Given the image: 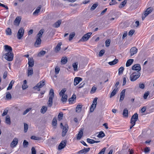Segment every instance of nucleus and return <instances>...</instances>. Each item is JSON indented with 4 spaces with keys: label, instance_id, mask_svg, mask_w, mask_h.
<instances>
[{
    "label": "nucleus",
    "instance_id": "obj_1",
    "mask_svg": "<svg viewBox=\"0 0 154 154\" xmlns=\"http://www.w3.org/2000/svg\"><path fill=\"white\" fill-rule=\"evenodd\" d=\"M44 32V29H41L37 34L36 36V40L34 43V46L38 47L40 46L41 43V38L42 37V35Z\"/></svg>",
    "mask_w": 154,
    "mask_h": 154
},
{
    "label": "nucleus",
    "instance_id": "obj_2",
    "mask_svg": "<svg viewBox=\"0 0 154 154\" xmlns=\"http://www.w3.org/2000/svg\"><path fill=\"white\" fill-rule=\"evenodd\" d=\"M138 119V115L137 113H134L131 117L130 120V123L131 125L130 126L131 129L136 124V122Z\"/></svg>",
    "mask_w": 154,
    "mask_h": 154
},
{
    "label": "nucleus",
    "instance_id": "obj_3",
    "mask_svg": "<svg viewBox=\"0 0 154 154\" xmlns=\"http://www.w3.org/2000/svg\"><path fill=\"white\" fill-rule=\"evenodd\" d=\"M49 97L48 102V106L50 107L52 106L53 104V100L54 97V90L51 89L49 92Z\"/></svg>",
    "mask_w": 154,
    "mask_h": 154
},
{
    "label": "nucleus",
    "instance_id": "obj_4",
    "mask_svg": "<svg viewBox=\"0 0 154 154\" xmlns=\"http://www.w3.org/2000/svg\"><path fill=\"white\" fill-rule=\"evenodd\" d=\"M140 73L138 71L133 72L130 75V80L134 82L138 79L140 76Z\"/></svg>",
    "mask_w": 154,
    "mask_h": 154
},
{
    "label": "nucleus",
    "instance_id": "obj_5",
    "mask_svg": "<svg viewBox=\"0 0 154 154\" xmlns=\"http://www.w3.org/2000/svg\"><path fill=\"white\" fill-rule=\"evenodd\" d=\"M92 33L88 32L84 35L82 38L79 40V42H84L87 41L91 37Z\"/></svg>",
    "mask_w": 154,
    "mask_h": 154
},
{
    "label": "nucleus",
    "instance_id": "obj_6",
    "mask_svg": "<svg viewBox=\"0 0 154 154\" xmlns=\"http://www.w3.org/2000/svg\"><path fill=\"white\" fill-rule=\"evenodd\" d=\"M5 58L8 61H12L13 59V54L12 52H8L4 55Z\"/></svg>",
    "mask_w": 154,
    "mask_h": 154
},
{
    "label": "nucleus",
    "instance_id": "obj_7",
    "mask_svg": "<svg viewBox=\"0 0 154 154\" xmlns=\"http://www.w3.org/2000/svg\"><path fill=\"white\" fill-rule=\"evenodd\" d=\"M45 81L43 80L38 82L35 86L33 87L35 90H37L38 91L40 90V88H42L45 85Z\"/></svg>",
    "mask_w": 154,
    "mask_h": 154
},
{
    "label": "nucleus",
    "instance_id": "obj_8",
    "mask_svg": "<svg viewBox=\"0 0 154 154\" xmlns=\"http://www.w3.org/2000/svg\"><path fill=\"white\" fill-rule=\"evenodd\" d=\"M60 126L63 127L62 129V136L63 137L65 136L67 131L68 129V126L66 124L64 126H63L62 123H60Z\"/></svg>",
    "mask_w": 154,
    "mask_h": 154
},
{
    "label": "nucleus",
    "instance_id": "obj_9",
    "mask_svg": "<svg viewBox=\"0 0 154 154\" xmlns=\"http://www.w3.org/2000/svg\"><path fill=\"white\" fill-rule=\"evenodd\" d=\"M97 97H95L94 99L92 104L90 108L91 112H92L94 111V109L96 108L97 105Z\"/></svg>",
    "mask_w": 154,
    "mask_h": 154
},
{
    "label": "nucleus",
    "instance_id": "obj_10",
    "mask_svg": "<svg viewBox=\"0 0 154 154\" xmlns=\"http://www.w3.org/2000/svg\"><path fill=\"white\" fill-rule=\"evenodd\" d=\"M66 140H62L58 146V149L60 150L64 148L66 146Z\"/></svg>",
    "mask_w": 154,
    "mask_h": 154
},
{
    "label": "nucleus",
    "instance_id": "obj_11",
    "mask_svg": "<svg viewBox=\"0 0 154 154\" xmlns=\"http://www.w3.org/2000/svg\"><path fill=\"white\" fill-rule=\"evenodd\" d=\"M24 32V29H19L17 34V38L18 39H20L22 38Z\"/></svg>",
    "mask_w": 154,
    "mask_h": 154
},
{
    "label": "nucleus",
    "instance_id": "obj_12",
    "mask_svg": "<svg viewBox=\"0 0 154 154\" xmlns=\"http://www.w3.org/2000/svg\"><path fill=\"white\" fill-rule=\"evenodd\" d=\"M76 95L73 94L72 97L69 99V102L70 104H73L75 102L76 100Z\"/></svg>",
    "mask_w": 154,
    "mask_h": 154
},
{
    "label": "nucleus",
    "instance_id": "obj_13",
    "mask_svg": "<svg viewBox=\"0 0 154 154\" xmlns=\"http://www.w3.org/2000/svg\"><path fill=\"white\" fill-rule=\"evenodd\" d=\"M132 69L137 71L139 72L141 70L140 65L139 64H135L132 66Z\"/></svg>",
    "mask_w": 154,
    "mask_h": 154
},
{
    "label": "nucleus",
    "instance_id": "obj_14",
    "mask_svg": "<svg viewBox=\"0 0 154 154\" xmlns=\"http://www.w3.org/2000/svg\"><path fill=\"white\" fill-rule=\"evenodd\" d=\"M137 52V49L136 47H133L131 48L130 50L131 56H132L136 54Z\"/></svg>",
    "mask_w": 154,
    "mask_h": 154
},
{
    "label": "nucleus",
    "instance_id": "obj_15",
    "mask_svg": "<svg viewBox=\"0 0 154 154\" xmlns=\"http://www.w3.org/2000/svg\"><path fill=\"white\" fill-rule=\"evenodd\" d=\"M82 80V79L79 77H76L75 78L74 81V85L75 86L77 85Z\"/></svg>",
    "mask_w": 154,
    "mask_h": 154
},
{
    "label": "nucleus",
    "instance_id": "obj_16",
    "mask_svg": "<svg viewBox=\"0 0 154 154\" xmlns=\"http://www.w3.org/2000/svg\"><path fill=\"white\" fill-rule=\"evenodd\" d=\"M18 142V139L16 138H14L11 143V146L12 147H15L17 144Z\"/></svg>",
    "mask_w": 154,
    "mask_h": 154
},
{
    "label": "nucleus",
    "instance_id": "obj_17",
    "mask_svg": "<svg viewBox=\"0 0 154 154\" xmlns=\"http://www.w3.org/2000/svg\"><path fill=\"white\" fill-rule=\"evenodd\" d=\"M125 89L121 91L120 93V96L119 99L120 101H122L124 100L125 96Z\"/></svg>",
    "mask_w": 154,
    "mask_h": 154
},
{
    "label": "nucleus",
    "instance_id": "obj_18",
    "mask_svg": "<svg viewBox=\"0 0 154 154\" xmlns=\"http://www.w3.org/2000/svg\"><path fill=\"white\" fill-rule=\"evenodd\" d=\"M152 11V8L150 7L148 8L144 12V15L145 16V17H146Z\"/></svg>",
    "mask_w": 154,
    "mask_h": 154
},
{
    "label": "nucleus",
    "instance_id": "obj_19",
    "mask_svg": "<svg viewBox=\"0 0 154 154\" xmlns=\"http://www.w3.org/2000/svg\"><path fill=\"white\" fill-rule=\"evenodd\" d=\"M28 64L29 67H32L34 65V61L32 58L29 59Z\"/></svg>",
    "mask_w": 154,
    "mask_h": 154
},
{
    "label": "nucleus",
    "instance_id": "obj_20",
    "mask_svg": "<svg viewBox=\"0 0 154 154\" xmlns=\"http://www.w3.org/2000/svg\"><path fill=\"white\" fill-rule=\"evenodd\" d=\"M61 23V20H58L53 25V26L55 28H58L60 26Z\"/></svg>",
    "mask_w": 154,
    "mask_h": 154
},
{
    "label": "nucleus",
    "instance_id": "obj_21",
    "mask_svg": "<svg viewBox=\"0 0 154 154\" xmlns=\"http://www.w3.org/2000/svg\"><path fill=\"white\" fill-rule=\"evenodd\" d=\"M21 18L19 17H16L14 21L15 25H18L19 24L21 20Z\"/></svg>",
    "mask_w": 154,
    "mask_h": 154
},
{
    "label": "nucleus",
    "instance_id": "obj_22",
    "mask_svg": "<svg viewBox=\"0 0 154 154\" xmlns=\"http://www.w3.org/2000/svg\"><path fill=\"white\" fill-rule=\"evenodd\" d=\"M123 115L124 117H128V110L127 109L125 108L124 109L123 113Z\"/></svg>",
    "mask_w": 154,
    "mask_h": 154
},
{
    "label": "nucleus",
    "instance_id": "obj_23",
    "mask_svg": "<svg viewBox=\"0 0 154 154\" xmlns=\"http://www.w3.org/2000/svg\"><path fill=\"white\" fill-rule=\"evenodd\" d=\"M134 61L133 59H129L128 60L126 63V67H128L131 66L133 63Z\"/></svg>",
    "mask_w": 154,
    "mask_h": 154
},
{
    "label": "nucleus",
    "instance_id": "obj_24",
    "mask_svg": "<svg viewBox=\"0 0 154 154\" xmlns=\"http://www.w3.org/2000/svg\"><path fill=\"white\" fill-rule=\"evenodd\" d=\"M118 91L119 89H117V88H115L111 93L110 97H112L113 96H114L116 94Z\"/></svg>",
    "mask_w": 154,
    "mask_h": 154
},
{
    "label": "nucleus",
    "instance_id": "obj_25",
    "mask_svg": "<svg viewBox=\"0 0 154 154\" xmlns=\"http://www.w3.org/2000/svg\"><path fill=\"white\" fill-rule=\"evenodd\" d=\"M5 123L9 125H10L11 124L10 118L9 115H7L6 116Z\"/></svg>",
    "mask_w": 154,
    "mask_h": 154
},
{
    "label": "nucleus",
    "instance_id": "obj_26",
    "mask_svg": "<svg viewBox=\"0 0 154 154\" xmlns=\"http://www.w3.org/2000/svg\"><path fill=\"white\" fill-rule=\"evenodd\" d=\"M5 50L8 52H12V48L8 45L5 46Z\"/></svg>",
    "mask_w": 154,
    "mask_h": 154
},
{
    "label": "nucleus",
    "instance_id": "obj_27",
    "mask_svg": "<svg viewBox=\"0 0 154 154\" xmlns=\"http://www.w3.org/2000/svg\"><path fill=\"white\" fill-rule=\"evenodd\" d=\"M61 45V43H58L55 48L54 51L57 53L59 51L60 49V46Z\"/></svg>",
    "mask_w": 154,
    "mask_h": 154
},
{
    "label": "nucleus",
    "instance_id": "obj_28",
    "mask_svg": "<svg viewBox=\"0 0 154 154\" xmlns=\"http://www.w3.org/2000/svg\"><path fill=\"white\" fill-rule=\"evenodd\" d=\"M33 74V70L32 68H29L27 71V75L29 76Z\"/></svg>",
    "mask_w": 154,
    "mask_h": 154
},
{
    "label": "nucleus",
    "instance_id": "obj_29",
    "mask_svg": "<svg viewBox=\"0 0 154 154\" xmlns=\"http://www.w3.org/2000/svg\"><path fill=\"white\" fill-rule=\"evenodd\" d=\"M82 105H77L75 111L76 112H81L82 110Z\"/></svg>",
    "mask_w": 154,
    "mask_h": 154
},
{
    "label": "nucleus",
    "instance_id": "obj_30",
    "mask_svg": "<svg viewBox=\"0 0 154 154\" xmlns=\"http://www.w3.org/2000/svg\"><path fill=\"white\" fill-rule=\"evenodd\" d=\"M41 8V6H39L38 7L35 11L33 13V15H37L38 13L40 12V9Z\"/></svg>",
    "mask_w": 154,
    "mask_h": 154
},
{
    "label": "nucleus",
    "instance_id": "obj_31",
    "mask_svg": "<svg viewBox=\"0 0 154 154\" xmlns=\"http://www.w3.org/2000/svg\"><path fill=\"white\" fill-rule=\"evenodd\" d=\"M14 81L13 80H12L10 82L9 85L7 88V90H8L11 89L12 87L13 84L14 83Z\"/></svg>",
    "mask_w": 154,
    "mask_h": 154
},
{
    "label": "nucleus",
    "instance_id": "obj_32",
    "mask_svg": "<svg viewBox=\"0 0 154 154\" xmlns=\"http://www.w3.org/2000/svg\"><path fill=\"white\" fill-rule=\"evenodd\" d=\"M68 61V59L66 57H62L61 60V63L63 64H66Z\"/></svg>",
    "mask_w": 154,
    "mask_h": 154
},
{
    "label": "nucleus",
    "instance_id": "obj_33",
    "mask_svg": "<svg viewBox=\"0 0 154 154\" xmlns=\"http://www.w3.org/2000/svg\"><path fill=\"white\" fill-rule=\"evenodd\" d=\"M6 99L8 100H10L12 98L11 94L9 92H7L6 93Z\"/></svg>",
    "mask_w": 154,
    "mask_h": 154
},
{
    "label": "nucleus",
    "instance_id": "obj_34",
    "mask_svg": "<svg viewBox=\"0 0 154 154\" xmlns=\"http://www.w3.org/2000/svg\"><path fill=\"white\" fill-rule=\"evenodd\" d=\"M105 136V134L103 131H101L100 132L99 134L97 135V137L99 138H103Z\"/></svg>",
    "mask_w": 154,
    "mask_h": 154
},
{
    "label": "nucleus",
    "instance_id": "obj_35",
    "mask_svg": "<svg viewBox=\"0 0 154 154\" xmlns=\"http://www.w3.org/2000/svg\"><path fill=\"white\" fill-rule=\"evenodd\" d=\"M61 100L63 102H66L67 100V96L66 94L62 95Z\"/></svg>",
    "mask_w": 154,
    "mask_h": 154
},
{
    "label": "nucleus",
    "instance_id": "obj_36",
    "mask_svg": "<svg viewBox=\"0 0 154 154\" xmlns=\"http://www.w3.org/2000/svg\"><path fill=\"white\" fill-rule=\"evenodd\" d=\"M118 62V60L117 59H114L113 61L110 62L109 63V64L110 65H113L117 63Z\"/></svg>",
    "mask_w": 154,
    "mask_h": 154
},
{
    "label": "nucleus",
    "instance_id": "obj_37",
    "mask_svg": "<svg viewBox=\"0 0 154 154\" xmlns=\"http://www.w3.org/2000/svg\"><path fill=\"white\" fill-rule=\"evenodd\" d=\"M127 3V0H124L123 2H122L120 5L119 6V8H121L124 7Z\"/></svg>",
    "mask_w": 154,
    "mask_h": 154
},
{
    "label": "nucleus",
    "instance_id": "obj_38",
    "mask_svg": "<svg viewBox=\"0 0 154 154\" xmlns=\"http://www.w3.org/2000/svg\"><path fill=\"white\" fill-rule=\"evenodd\" d=\"M78 63L77 62H75L72 64V66L75 71H76L77 70Z\"/></svg>",
    "mask_w": 154,
    "mask_h": 154
},
{
    "label": "nucleus",
    "instance_id": "obj_39",
    "mask_svg": "<svg viewBox=\"0 0 154 154\" xmlns=\"http://www.w3.org/2000/svg\"><path fill=\"white\" fill-rule=\"evenodd\" d=\"M47 108L45 106H43L41 109V111L42 113H44L47 111Z\"/></svg>",
    "mask_w": 154,
    "mask_h": 154
},
{
    "label": "nucleus",
    "instance_id": "obj_40",
    "mask_svg": "<svg viewBox=\"0 0 154 154\" xmlns=\"http://www.w3.org/2000/svg\"><path fill=\"white\" fill-rule=\"evenodd\" d=\"M24 132L25 133L27 132L28 128V125L26 123H24Z\"/></svg>",
    "mask_w": 154,
    "mask_h": 154
},
{
    "label": "nucleus",
    "instance_id": "obj_41",
    "mask_svg": "<svg viewBox=\"0 0 154 154\" xmlns=\"http://www.w3.org/2000/svg\"><path fill=\"white\" fill-rule=\"evenodd\" d=\"M66 90L65 88H64L62 89L59 93L60 96H61L62 95H65V94H64V93L66 92Z\"/></svg>",
    "mask_w": 154,
    "mask_h": 154
},
{
    "label": "nucleus",
    "instance_id": "obj_42",
    "mask_svg": "<svg viewBox=\"0 0 154 154\" xmlns=\"http://www.w3.org/2000/svg\"><path fill=\"white\" fill-rule=\"evenodd\" d=\"M8 111V108H5V110H4V111L3 113L2 114V116H4L5 115H6Z\"/></svg>",
    "mask_w": 154,
    "mask_h": 154
},
{
    "label": "nucleus",
    "instance_id": "obj_43",
    "mask_svg": "<svg viewBox=\"0 0 154 154\" xmlns=\"http://www.w3.org/2000/svg\"><path fill=\"white\" fill-rule=\"evenodd\" d=\"M97 89V88L96 87H95V86H93L91 90L90 93L92 94H94L95 92Z\"/></svg>",
    "mask_w": 154,
    "mask_h": 154
},
{
    "label": "nucleus",
    "instance_id": "obj_44",
    "mask_svg": "<svg viewBox=\"0 0 154 154\" xmlns=\"http://www.w3.org/2000/svg\"><path fill=\"white\" fill-rule=\"evenodd\" d=\"M63 114L62 112H60L58 115L57 118L58 120H61L63 118Z\"/></svg>",
    "mask_w": 154,
    "mask_h": 154
},
{
    "label": "nucleus",
    "instance_id": "obj_45",
    "mask_svg": "<svg viewBox=\"0 0 154 154\" xmlns=\"http://www.w3.org/2000/svg\"><path fill=\"white\" fill-rule=\"evenodd\" d=\"M57 122V119L56 118H54L53 119L52 122V125L54 126H56Z\"/></svg>",
    "mask_w": 154,
    "mask_h": 154
},
{
    "label": "nucleus",
    "instance_id": "obj_46",
    "mask_svg": "<svg viewBox=\"0 0 154 154\" xmlns=\"http://www.w3.org/2000/svg\"><path fill=\"white\" fill-rule=\"evenodd\" d=\"M98 4H97L95 3L93 5L92 7L90 8V10L91 11H93L94 10L96 7L97 6Z\"/></svg>",
    "mask_w": 154,
    "mask_h": 154
},
{
    "label": "nucleus",
    "instance_id": "obj_47",
    "mask_svg": "<svg viewBox=\"0 0 154 154\" xmlns=\"http://www.w3.org/2000/svg\"><path fill=\"white\" fill-rule=\"evenodd\" d=\"M124 70V68L123 67H121L119 69V74H120L122 73Z\"/></svg>",
    "mask_w": 154,
    "mask_h": 154
},
{
    "label": "nucleus",
    "instance_id": "obj_48",
    "mask_svg": "<svg viewBox=\"0 0 154 154\" xmlns=\"http://www.w3.org/2000/svg\"><path fill=\"white\" fill-rule=\"evenodd\" d=\"M75 35V33L74 32H72L70 34L69 36V40L71 41L72 40L73 38Z\"/></svg>",
    "mask_w": 154,
    "mask_h": 154
},
{
    "label": "nucleus",
    "instance_id": "obj_49",
    "mask_svg": "<svg viewBox=\"0 0 154 154\" xmlns=\"http://www.w3.org/2000/svg\"><path fill=\"white\" fill-rule=\"evenodd\" d=\"M31 139L35 140H40V139L39 137L35 136H32L31 137Z\"/></svg>",
    "mask_w": 154,
    "mask_h": 154
},
{
    "label": "nucleus",
    "instance_id": "obj_50",
    "mask_svg": "<svg viewBox=\"0 0 154 154\" xmlns=\"http://www.w3.org/2000/svg\"><path fill=\"white\" fill-rule=\"evenodd\" d=\"M28 142L26 140H24L23 141V145L24 147H27L28 146Z\"/></svg>",
    "mask_w": 154,
    "mask_h": 154
},
{
    "label": "nucleus",
    "instance_id": "obj_51",
    "mask_svg": "<svg viewBox=\"0 0 154 154\" xmlns=\"http://www.w3.org/2000/svg\"><path fill=\"white\" fill-rule=\"evenodd\" d=\"M6 33L7 35H11L12 33L11 29H6Z\"/></svg>",
    "mask_w": 154,
    "mask_h": 154
},
{
    "label": "nucleus",
    "instance_id": "obj_52",
    "mask_svg": "<svg viewBox=\"0 0 154 154\" xmlns=\"http://www.w3.org/2000/svg\"><path fill=\"white\" fill-rule=\"evenodd\" d=\"M87 141L88 143H91V144H93L94 143V140L93 139H91L89 138H87Z\"/></svg>",
    "mask_w": 154,
    "mask_h": 154
},
{
    "label": "nucleus",
    "instance_id": "obj_53",
    "mask_svg": "<svg viewBox=\"0 0 154 154\" xmlns=\"http://www.w3.org/2000/svg\"><path fill=\"white\" fill-rule=\"evenodd\" d=\"M110 41L109 39H108L106 40L105 42V45L106 47H108L109 46Z\"/></svg>",
    "mask_w": 154,
    "mask_h": 154
},
{
    "label": "nucleus",
    "instance_id": "obj_54",
    "mask_svg": "<svg viewBox=\"0 0 154 154\" xmlns=\"http://www.w3.org/2000/svg\"><path fill=\"white\" fill-rule=\"evenodd\" d=\"M32 109V108H29L26 109L23 112V114L25 115L29 111L31 110Z\"/></svg>",
    "mask_w": 154,
    "mask_h": 154
},
{
    "label": "nucleus",
    "instance_id": "obj_55",
    "mask_svg": "<svg viewBox=\"0 0 154 154\" xmlns=\"http://www.w3.org/2000/svg\"><path fill=\"white\" fill-rule=\"evenodd\" d=\"M60 68L58 66H56L55 68V73L56 74H58L60 71Z\"/></svg>",
    "mask_w": 154,
    "mask_h": 154
},
{
    "label": "nucleus",
    "instance_id": "obj_56",
    "mask_svg": "<svg viewBox=\"0 0 154 154\" xmlns=\"http://www.w3.org/2000/svg\"><path fill=\"white\" fill-rule=\"evenodd\" d=\"M106 148L105 147H104L103 148L100 152H99L98 154H104L105 152Z\"/></svg>",
    "mask_w": 154,
    "mask_h": 154
},
{
    "label": "nucleus",
    "instance_id": "obj_57",
    "mask_svg": "<svg viewBox=\"0 0 154 154\" xmlns=\"http://www.w3.org/2000/svg\"><path fill=\"white\" fill-rule=\"evenodd\" d=\"M149 92L148 91L146 92V93H145L144 95L143 98L145 99H146L147 98V97L149 95Z\"/></svg>",
    "mask_w": 154,
    "mask_h": 154
},
{
    "label": "nucleus",
    "instance_id": "obj_58",
    "mask_svg": "<svg viewBox=\"0 0 154 154\" xmlns=\"http://www.w3.org/2000/svg\"><path fill=\"white\" fill-rule=\"evenodd\" d=\"M104 53H105V51L103 49V50H101L99 52V56H102L103 54Z\"/></svg>",
    "mask_w": 154,
    "mask_h": 154
},
{
    "label": "nucleus",
    "instance_id": "obj_59",
    "mask_svg": "<svg viewBox=\"0 0 154 154\" xmlns=\"http://www.w3.org/2000/svg\"><path fill=\"white\" fill-rule=\"evenodd\" d=\"M135 32L134 29L131 30L129 32L128 35L130 36H131Z\"/></svg>",
    "mask_w": 154,
    "mask_h": 154
},
{
    "label": "nucleus",
    "instance_id": "obj_60",
    "mask_svg": "<svg viewBox=\"0 0 154 154\" xmlns=\"http://www.w3.org/2000/svg\"><path fill=\"white\" fill-rule=\"evenodd\" d=\"M32 154H36V152L35 148L33 147L32 148Z\"/></svg>",
    "mask_w": 154,
    "mask_h": 154
},
{
    "label": "nucleus",
    "instance_id": "obj_61",
    "mask_svg": "<svg viewBox=\"0 0 154 154\" xmlns=\"http://www.w3.org/2000/svg\"><path fill=\"white\" fill-rule=\"evenodd\" d=\"M150 150V149L149 147H146L144 149V152L145 153L148 152H149Z\"/></svg>",
    "mask_w": 154,
    "mask_h": 154
},
{
    "label": "nucleus",
    "instance_id": "obj_62",
    "mask_svg": "<svg viewBox=\"0 0 154 154\" xmlns=\"http://www.w3.org/2000/svg\"><path fill=\"white\" fill-rule=\"evenodd\" d=\"M85 153L88 152L90 150V149L89 148H85L83 149Z\"/></svg>",
    "mask_w": 154,
    "mask_h": 154
},
{
    "label": "nucleus",
    "instance_id": "obj_63",
    "mask_svg": "<svg viewBox=\"0 0 154 154\" xmlns=\"http://www.w3.org/2000/svg\"><path fill=\"white\" fill-rule=\"evenodd\" d=\"M126 82V77H124L123 78V85H125Z\"/></svg>",
    "mask_w": 154,
    "mask_h": 154
},
{
    "label": "nucleus",
    "instance_id": "obj_64",
    "mask_svg": "<svg viewBox=\"0 0 154 154\" xmlns=\"http://www.w3.org/2000/svg\"><path fill=\"white\" fill-rule=\"evenodd\" d=\"M8 72L7 71H5L3 74V78L4 79L6 78L7 76Z\"/></svg>",
    "mask_w": 154,
    "mask_h": 154
}]
</instances>
